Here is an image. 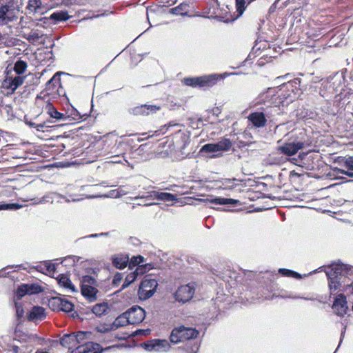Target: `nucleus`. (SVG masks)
I'll use <instances>...</instances> for the list:
<instances>
[{
    "mask_svg": "<svg viewBox=\"0 0 353 353\" xmlns=\"http://www.w3.org/2000/svg\"><path fill=\"white\" fill-rule=\"evenodd\" d=\"M199 334V332L195 328L179 326L174 327L170 336V340L172 343H179L188 341L184 347V350L188 353H196L199 350V344L196 341H192Z\"/></svg>",
    "mask_w": 353,
    "mask_h": 353,
    "instance_id": "1",
    "label": "nucleus"
},
{
    "mask_svg": "<svg viewBox=\"0 0 353 353\" xmlns=\"http://www.w3.org/2000/svg\"><path fill=\"white\" fill-rule=\"evenodd\" d=\"M325 274L329 280V289L332 294L340 288L342 283H345L347 277L353 275V267L343 263H333L326 268Z\"/></svg>",
    "mask_w": 353,
    "mask_h": 353,
    "instance_id": "2",
    "label": "nucleus"
},
{
    "mask_svg": "<svg viewBox=\"0 0 353 353\" xmlns=\"http://www.w3.org/2000/svg\"><path fill=\"white\" fill-rule=\"evenodd\" d=\"M289 85H291L290 83L283 84L276 88H268L267 91L262 92L259 95L257 98V103L263 104L265 107L267 104H271L274 98L283 99L286 101L287 104L292 102L293 99L291 94H288V95H285L283 93L285 88H288Z\"/></svg>",
    "mask_w": 353,
    "mask_h": 353,
    "instance_id": "3",
    "label": "nucleus"
},
{
    "mask_svg": "<svg viewBox=\"0 0 353 353\" xmlns=\"http://www.w3.org/2000/svg\"><path fill=\"white\" fill-rule=\"evenodd\" d=\"M90 335L91 333L89 332H79L77 333L64 334L60 340V343L62 346L69 350L73 348L74 350L79 344L90 339Z\"/></svg>",
    "mask_w": 353,
    "mask_h": 353,
    "instance_id": "4",
    "label": "nucleus"
},
{
    "mask_svg": "<svg viewBox=\"0 0 353 353\" xmlns=\"http://www.w3.org/2000/svg\"><path fill=\"white\" fill-rule=\"evenodd\" d=\"M158 286L157 281L153 279H145L141 283L138 294L141 299L146 300L150 298L156 292Z\"/></svg>",
    "mask_w": 353,
    "mask_h": 353,
    "instance_id": "5",
    "label": "nucleus"
},
{
    "mask_svg": "<svg viewBox=\"0 0 353 353\" xmlns=\"http://www.w3.org/2000/svg\"><path fill=\"white\" fill-rule=\"evenodd\" d=\"M144 349L148 352H166L170 349V345L165 339H152L142 344Z\"/></svg>",
    "mask_w": 353,
    "mask_h": 353,
    "instance_id": "6",
    "label": "nucleus"
},
{
    "mask_svg": "<svg viewBox=\"0 0 353 353\" xmlns=\"http://www.w3.org/2000/svg\"><path fill=\"white\" fill-rule=\"evenodd\" d=\"M305 146L304 141L299 139H294L285 143L277 148V150L285 155L292 156Z\"/></svg>",
    "mask_w": 353,
    "mask_h": 353,
    "instance_id": "7",
    "label": "nucleus"
},
{
    "mask_svg": "<svg viewBox=\"0 0 353 353\" xmlns=\"http://www.w3.org/2000/svg\"><path fill=\"white\" fill-rule=\"evenodd\" d=\"M195 292V286L194 283L180 286L174 294L177 301L186 303L193 297Z\"/></svg>",
    "mask_w": 353,
    "mask_h": 353,
    "instance_id": "8",
    "label": "nucleus"
},
{
    "mask_svg": "<svg viewBox=\"0 0 353 353\" xmlns=\"http://www.w3.org/2000/svg\"><path fill=\"white\" fill-rule=\"evenodd\" d=\"M125 315L130 321V324L134 325L143 321L145 317V312L142 307L134 305L125 312Z\"/></svg>",
    "mask_w": 353,
    "mask_h": 353,
    "instance_id": "9",
    "label": "nucleus"
},
{
    "mask_svg": "<svg viewBox=\"0 0 353 353\" xmlns=\"http://www.w3.org/2000/svg\"><path fill=\"white\" fill-rule=\"evenodd\" d=\"M152 264H147L144 266H140L139 268H136L135 270L127 275L125 279V281L122 285V288L124 289L128 287L130 283H132L139 275H142L145 272L153 268Z\"/></svg>",
    "mask_w": 353,
    "mask_h": 353,
    "instance_id": "10",
    "label": "nucleus"
},
{
    "mask_svg": "<svg viewBox=\"0 0 353 353\" xmlns=\"http://www.w3.org/2000/svg\"><path fill=\"white\" fill-rule=\"evenodd\" d=\"M102 350L99 344L83 341L71 353H101Z\"/></svg>",
    "mask_w": 353,
    "mask_h": 353,
    "instance_id": "11",
    "label": "nucleus"
},
{
    "mask_svg": "<svg viewBox=\"0 0 353 353\" xmlns=\"http://www.w3.org/2000/svg\"><path fill=\"white\" fill-rule=\"evenodd\" d=\"M332 308L334 310L335 314L339 316H344L346 314L348 307L346 297L344 294H339L336 295L332 305Z\"/></svg>",
    "mask_w": 353,
    "mask_h": 353,
    "instance_id": "12",
    "label": "nucleus"
},
{
    "mask_svg": "<svg viewBox=\"0 0 353 353\" xmlns=\"http://www.w3.org/2000/svg\"><path fill=\"white\" fill-rule=\"evenodd\" d=\"M285 102H286V101L283 99H278L277 98H274L273 101L271 102V104H267L266 106L262 107L261 109L262 112L265 113V117H267L270 118L279 114V105H284Z\"/></svg>",
    "mask_w": 353,
    "mask_h": 353,
    "instance_id": "13",
    "label": "nucleus"
},
{
    "mask_svg": "<svg viewBox=\"0 0 353 353\" xmlns=\"http://www.w3.org/2000/svg\"><path fill=\"white\" fill-rule=\"evenodd\" d=\"M161 110V107L155 105L144 104L137 106L131 110V113L134 115H150Z\"/></svg>",
    "mask_w": 353,
    "mask_h": 353,
    "instance_id": "14",
    "label": "nucleus"
},
{
    "mask_svg": "<svg viewBox=\"0 0 353 353\" xmlns=\"http://www.w3.org/2000/svg\"><path fill=\"white\" fill-rule=\"evenodd\" d=\"M17 19L11 10V6L6 4L0 7V25H6Z\"/></svg>",
    "mask_w": 353,
    "mask_h": 353,
    "instance_id": "15",
    "label": "nucleus"
},
{
    "mask_svg": "<svg viewBox=\"0 0 353 353\" xmlns=\"http://www.w3.org/2000/svg\"><path fill=\"white\" fill-rule=\"evenodd\" d=\"M65 114V121H70L73 122H80L83 120H85L88 115L87 114H81L76 108L70 105L67 109Z\"/></svg>",
    "mask_w": 353,
    "mask_h": 353,
    "instance_id": "16",
    "label": "nucleus"
},
{
    "mask_svg": "<svg viewBox=\"0 0 353 353\" xmlns=\"http://www.w3.org/2000/svg\"><path fill=\"white\" fill-rule=\"evenodd\" d=\"M228 74L225 73L223 75L218 74H211L200 77V88L212 87L216 83L218 80L223 79Z\"/></svg>",
    "mask_w": 353,
    "mask_h": 353,
    "instance_id": "17",
    "label": "nucleus"
},
{
    "mask_svg": "<svg viewBox=\"0 0 353 353\" xmlns=\"http://www.w3.org/2000/svg\"><path fill=\"white\" fill-rule=\"evenodd\" d=\"M249 121L256 128L264 127L266 124V118L265 113L261 112H256L248 116Z\"/></svg>",
    "mask_w": 353,
    "mask_h": 353,
    "instance_id": "18",
    "label": "nucleus"
},
{
    "mask_svg": "<svg viewBox=\"0 0 353 353\" xmlns=\"http://www.w3.org/2000/svg\"><path fill=\"white\" fill-rule=\"evenodd\" d=\"M46 316L45 309L40 306H34L30 310L28 314V319L30 321H42Z\"/></svg>",
    "mask_w": 353,
    "mask_h": 353,
    "instance_id": "19",
    "label": "nucleus"
},
{
    "mask_svg": "<svg viewBox=\"0 0 353 353\" xmlns=\"http://www.w3.org/2000/svg\"><path fill=\"white\" fill-rule=\"evenodd\" d=\"M343 169H338V174H344L350 177H353V157L346 158L343 164Z\"/></svg>",
    "mask_w": 353,
    "mask_h": 353,
    "instance_id": "20",
    "label": "nucleus"
},
{
    "mask_svg": "<svg viewBox=\"0 0 353 353\" xmlns=\"http://www.w3.org/2000/svg\"><path fill=\"white\" fill-rule=\"evenodd\" d=\"M58 283L60 286L64 288L71 292H77L75 286L72 284L71 280L64 274L59 275L57 278Z\"/></svg>",
    "mask_w": 353,
    "mask_h": 353,
    "instance_id": "21",
    "label": "nucleus"
},
{
    "mask_svg": "<svg viewBox=\"0 0 353 353\" xmlns=\"http://www.w3.org/2000/svg\"><path fill=\"white\" fill-rule=\"evenodd\" d=\"M81 294L90 302H94L97 299L98 290L96 287L81 288Z\"/></svg>",
    "mask_w": 353,
    "mask_h": 353,
    "instance_id": "22",
    "label": "nucleus"
},
{
    "mask_svg": "<svg viewBox=\"0 0 353 353\" xmlns=\"http://www.w3.org/2000/svg\"><path fill=\"white\" fill-rule=\"evenodd\" d=\"M207 201L210 203L215 205H236L240 203V201L237 199L215 197L212 199H208Z\"/></svg>",
    "mask_w": 353,
    "mask_h": 353,
    "instance_id": "23",
    "label": "nucleus"
},
{
    "mask_svg": "<svg viewBox=\"0 0 353 353\" xmlns=\"http://www.w3.org/2000/svg\"><path fill=\"white\" fill-rule=\"evenodd\" d=\"M45 110L50 117L59 121H65V114L58 112L52 103H47L45 107Z\"/></svg>",
    "mask_w": 353,
    "mask_h": 353,
    "instance_id": "24",
    "label": "nucleus"
},
{
    "mask_svg": "<svg viewBox=\"0 0 353 353\" xmlns=\"http://www.w3.org/2000/svg\"><path fill=\"white\" fill-rule=\"evenodd\" d=\"M129 259L125 255H117L112 258V263L114 266L119 269H123L126 267Z\"/></svg>",
    "mask_w": 353,
    "mask_h": 353,
    "instance_id": "25",
    "label": "nucleus"
},
{
    "mask_svg": "<svg viewBox=\"0 0 353 353\" xmlns=\"http://www.w3.org/2000/svg\"><path fill=\"white\" fill-rule=\"evenodd\" d=\"M130 324V321L125 315V312L122 314L119 315L113 322L111 329L115 330L119 327L125 326Z\"/></svg>",
    "mask_w": 353,
    "mask_h": 353,
    "instance_id": "26",
    "label": "nucleus"
},
{
    "mask_svg": "<svg viewBox=\"0 0 353 353\" xmlns=\"http://www.w3.org/2000/svg\"><path fill=\"white\" fill-rule=\"evenodd\" d=\"M108 310V305L106 303L96 304L93 306L92 311L97 316L105 314Z\"/></svg>",
    "mask_w": 353,
    "mask_h": 353,
    "instance_id": "27",
    "label": "nucleus"
},
{
    "mask_svg": "<svg viewBox=\"0 0 353 353\" xmlns=\"http://www.w3.org/2000/svg\"><path fill=\"white\" fill-rule=\"evenodd\" d=\"M216 145L219 152H226L230 150L232 144L230 139L223 138L218 143H216Z\"/></svg>",
    "mask_w": 353,
    "mask_h": 353,
    "instance_id": "28",
    "label": "nucleus"
},
{
    "mask_svg": "<svg viewBox=\"0 0 353 353\" xmlns=\"http://www.w3.org/2000/svg\"><path fill=\"white\" fill-rule=\"evenodd\" d=\"M188 12V5L186 3H181L176 7L171 9V12L176 15H186Z\"/></svg>",
    "mask_w": 353,
    "mask_h": 353,
    "instance_id": "29",
    "label": "nucleus"
},
{
    "mask_svg": "<svg viewBox=\"0 0 353 353\" xmlns=\"http://www.w3.org/2000/svg\"><path fill=\"white\" fill-rule=\"evenodd\" d=\"M81 288L84 287H97V281L94 278L90 275L83 276L81 279Z\"/></svg>",
    "mask_w": 353,
    "mask_h": 353,
    "instance_id": "30",
    "label": "nucleus"
},
{
    "mask_svg": "<svg viewBox=\"0 0 353 353\" xmlns=\"http://www.w3.org/2000/svg\"><path fill=\"white\" fill-rule=\"evenodd\" d=\"M144 261H145L144 258L141 255H138L137 256H133V257H132V259L130 261L129 267H130V268L132 269L133 267H135V266L137 268H139L140 266H144L148 264V263H143Z\"/></svg>",
    "mask_w": 353,
    "mask_h": 353,
    "instance_id": "31",
    "label": "nucleus"
},
{
    "mask_svg": "<svg viewBox=\"0 0 353 353\" xmlns=\"http://www.w3.org/2000/svg\"><path fill=\"white\" fill-rule=\"evenodd\" d=\"M61 304V297L54 296L48 300V306L53 311H60L59 306Z\"/></svg>",
    "mask_w": 353,
    "mask_h": 353,
    "instance_id": "32",
    "label": "nucleus"
},
{
    "mask_svg": "<svg viewBox=\"0 0 353 353\" xmlns=\"http://www.w3.org/2000/svg\"><path fill=\"white\" fill-rule=\"evenodd\" d=\"M70 18L68 12L66 11H59L52 13L50 15V19H53L56 21H66Z\"/></svg>",
    "mask_w": 353,
    "mask_h": 353,
    "instance_id": "33",
    "label": "nucleus"
},
{
    "mask_svg": "<svg viewBox=\"0 0 353 353\" xmlns=\"http://www.w3.org/2000/svg\"><path fill=\"white\" fill-rule=\"evenodd\" d=\"M158 200L163 201H176V196L168 192H159L158 195Z\"/></svg>",
    "mask_w": 353,
    "mask_h": 353,
    "instance_id": "34",
    "label": "nucleus"
},
{
    "mask_svg": "<svg viewBox=\"0 0 353 353\" xmlns=\"http://www.w3.org/2000/svg\"><path fill=\"white\" fill-rule=\"evenodd\" d=\"M59 307H61L60 311L69 312L73 310L74 305L70 301L61 297V304L60 305Z\"/></svg>",
    "mask_w": 353,
    "mask_h": 353,
    "instance_id": "35",
    "label": "nucleus"
},
{
    "mask_svg": "<svg viewBox=\"0 0 353 353\" xmlns=\"http://www.w3.org/2000/svg\"><path fill=\"white\" fill-rule=\"evenodd\" d=\"M24 81V77L17 76L14 77L11 82L10 83L9 88L12 90L14 91L17 90L20 85H22Z\"/></svg>",
    "mask_w": 353,
    "mask_h": 353,
    "instance_id": "36",
    "label": "nucleus"
},
{
    "mask_svg": "<svg viewBox=\"0 0 353 353\" xmlns=\"http://www.w3.org/2000/svg\"><path fill=\"white\" fill-rule=\"evenodd\" d=\"M27 68V63L21 60L17 61L14 64V71L18 74H23Z\"/></svg>",
    "mask_w": 353,
    "mask_h": 353,
    "instance_id": "37",
    "label": "nucleus"
},
{
    "mask_svg": "<svg viewBox=\"0 0 353 353\" xmlns=\"http://www.w3.org/2000/svg\"><path fill=\"white\" fill-rule=\"evenodd\" d=\"M26 285L28 294H38L43 291L42 288L37 284H26Z\"/></svg>",
    "mask_w": 353,
    "mask_h": 353,
    "instance_id": "38",
    "label": "nucleus"
},
{
    "mask_svg": "<svg viewBox=\"0 0 353 353\" xmlns=\"http://www.w3.org/2000/svg\"><path fill=\"white\" fill-rule=\"evenodd\" d=\"M201 150L202 152H208V153L219 152V150H218L216 143L205 144V145H203Z\"/></svg>",
    "mask_w": 353,
    "mask_h": 353,
    "instance_id": "39",
    "label": "nucleus"
},
{
    "mask_svg": "<svg viewBox=\"0 0 353 353\" xmlns=\"http://www.w3.org/2000/svg\"><path fill=\"white\" fill-rule=\"evenodd\" d=\"M185 84L194 88L200 87V77L186 78L184 79Z\"/></svg>",
    "mask_w": 353,
    "mask_h": 353,
    "instance_id": "40",
    "label": "nucleus"
},
{
    "mask_svg": "<svg viewBox=\"0 0 353 353\" xmlns=\"http://www.w3.org/2000/svg\"><path fill=\"white\" fill-rule=\"evenodd\" d=\"M279 272L285 276L301 278V275L299 273L288 269L281 268L279 270Z\"/></svg>",
    "mask_w": 353,
    "mask_h": 353,
    "instance_id": "41",
    "label": "nucleus"
},
{
    "mask_svg": "<svg viewBox=\"0 0 353 353\" xmlns=\"http://www.w3.org/2000/svg\"><path fill=\"white\" fill-rule=\"evenodd\" d=\"M245 3H246L245 0H235V4H236V12H238V14H237L238 17L241 16L243 13L244 10L246 8Z\"/></svg>",
    "mask_w": 353,
    "mask_h": 353,
    "instance_id": "42",
    "label": "nucleus"
},
{
    "mask_svg": "<svg viewBox=\"0 0 353 353\" xmlns=\"http://www.w3.org/2000/svg\"><path fill=\"white\" fill-rule=\"evenodd\" d=\"M22 207L21 205L17 203H6L0 204V210H18Z\"/></svg>",
    "mask_w": 353,
    "mask_h": 353,
    "instance_id": "43",
    "label": "nucleus"
},
{
    "mask_svg": "<svg viewBox=\"0 0 353 353\" xmlns=\"http://www.w3.org/2000/svg\"><path fill=\"white\" fill-rule=\"evenodd\" d=\"M26 294H28L27 291V287L26 284L20 285L16 292V296L19 299H21L23 296H24Z\"/></svg>",
    "mask_w": 353,
    "mask_h": 353,
    "instance_id": "44",
    "label": "nucleus"
},
{
    "mask_svg": "<svg viewBox=\"0 0 353 353\" xmlns=\"http://www.w3.org/2000/svg\"><path fill=\"white\" fill-rule=\"evenodd\" d=\"M63 74V72H57L47 83H46V89L48 90H50L51 89V86L53 85L54 83V81H56L57 83H59L60 81V79L59 78H57V76L58 75H60Z\"/></svg>",
    "mask_w": 353,
    "mask_h": 353,
    "instance_id": "45",
    "label": "nucleus"
},
{
    "mask_svg": "<svg viewBox=\"0 0 353 353\" xmlns=\"http://www.w3.org/2000/svg\"><path fill=\"white\" fill-rule=\"evenodd\" d=\"M158 195H159V192L157 191H151V192H148V194L146 196H137L136 197L134 198V199H156L158 200Z\"/></svg>",
    "mask_w": 353,
    "mask_h": 353,
    "instance_id": "46",
    "label": "nucleus"
},
{
    "mask_svg": "<svg viewBox=\"0 0 353 353\" xmlns=\"http://www.w3.org/2000/svg\"><path fill=\"white\" fill-rule=\"evenodd\" d=\"M123 158V157H121L119 154L114 155V156H111L110 159H112V160L109 161L108 163H121Z\"/></svg>",
    "mask_w": 353,
    "mask_h": 353,
    "instance_id": "47",
    "label": "nucleus"
},
{
    "mask_svg": "<svg viewBox=\"0 0 353 353\" xmlns=\"http://www.w3.org/2000/svg\"><path fill=\"white\" fill-rule=\"evenodd\" d=\"M10 41H8V37L0 33V45L10 46Z\"/></svg>",
    "mask_w": 353,
    "mask_h": 353,
    "instance_id": "48",
    "label": "nucleus"
},
{
    "mask_svg": "<svg viewBox=\"0 0 353 353\" xmlns=\"http://www.w3.org/2000/svg\"><path fill=\"white\" fill-rule=\"evenodd\" d=\"M150 330H137L134 333H133V336H138V335H146L148 334V333H150Z\"/></svg>",
    "mask_w": 353,
    "mask_h": 353,
    "instance_id": "49",
    "label": "nucleus"
},
{
    "mask_svg": "<svg viewBox=\"0 0 353 353\" xmlns=\"http://www.w3.org/2000/svg\"><path fill=\"white\" fill-rule=\"evenodd\" d=\"M276 296L277 297H281V298L303 299V297H302V296H292L291 294H288V295H278ZM304 299H305V300H312V299H308V298H304Z\"/></svg>",
    "mask_w": 353,
    "mask_h": 353,
    "instance_id": "50",
    "label": "nucleus"
},
{
    "mask_svg": "<svg viewBox=\"0 0 353 353\" xmlns=\"http://www.w3.org/2000/svg\"><path fill=\"white\" fill-rule=\"evenodd\" d=\"M128 193V191L125 189L124 186H121L117 190L118 196H124Z\"/></svg>",
    "mask_w": 353,
    "mask_h": 353,
    "instance_id": "51",
    "label": "nucleus"
},
{
    "mask_svg": "<svg viewBox=\"0 0 353 353\" xmlns=\"http://www.w3.org/2000/svg\"><path fill=\"white\" fill-rule=\"evenodd\" d=\"M108 232H102V233H99V234H92L90 235L85 236V238H97L99 236H108Z\"/></svg>",
    "mask_w": 353,
    "mask_h": 353,
    "instance_id": "52",
    "label": "nucleus"
},
{
    "mask_svg": "<svg viewBox=\"0 0 353 353\" xmlns=\"http://www.w3.org/2000/svg\"><path fill=\"white\" fill-rule=\"evenodd\" d=\"M47 127L46 126V123L45 122L43 123H39V124H37V125L35 126V128L38 130V131H40V132H45V130L44 128Z\"/></svg>",
    "mask_w": 353,
    "mask_h": 353,
    "instance_id": "53",
    "label": "nucleus"
},
{
    "mask_svg": "<svg viewBox=\"0 0 353 353\" xmlns=\"http://www.w3.org/2000/svg\"><path fill=\"white\" fill-rule=\"evenodd\" d=\"M55 265L52 263H48L46 265V270L49 273L54 272L55 271Z\"/></svg>",
    "mask_w": 353,
    "mask_h": 353,
    "instance_id": "54",
    "label": "nucleus"
},
{
    "mask_svg": "<svg viewBox=\"0 0 353 353\" xmlns=\"http://www.w3.org/2000/svg\"><path fill=\"white\" fill-rule=\"evenodd\" d=\"M29 38L32 39V40H37V39H39L40 38V35L37 32H32L29 35Z\"/></svg>",
    "mask_w": 353,
    "mask_h": 353,
    "instance_id": "55",
    "label": "nucleus"
},
{
    "mask_svg": "<svg viewBox=\"0 0 353 353\" xmlns=\"http://www.w3.org/2000/svg\"><path fill=\"white\" fill-rule=\"evenodd\" d=\"M122 279L121 274L119 273H117L115 274L114 278V283H116L117 281H120Z\"/></svg>",
    "mask_w": 353,
    "mask_h": 353,
    "instance_id": "56",
    "label": "nucleus"
},
{
    "mask_svg": "<svg viewBox=\"0 0 353 353\" xmlns=\"http://www.w3.org/2000/svg\"><path fill=\"white\" fill-rule=\"evenodd\" d=\"M65 260H72V263H74L76 262V260H79V257H77V256H70Z\"/></svg>",
    "mask_w": 353,
    "mask_h": 353,
    "instance_id": "57",
    "label": "nucleus"
},
{
    "mask_svg": "<svg viewBox=\"0 0 353 353\" xmlns=\"http://www.w3.org/2000/svg\"><path fill=\"white\" fill-rule=\"evenodd\" d=\"M345 331H346V325H344L343 330H342L341 334V339H340L339 344L342 342V340L345 336Z\"/></svg>",
    "mask_w": 353,
    "mask_h": 353,
    "instance_id": "58",
    "label": "nucleus"
},
{
    "mask_svg": "<svg viewBox=\"0 0 353 353\" xmlns=\"http://www.w3.org/2000/svg\"><path fill=\"white\" fill-rule=\"evenodd\" d=\"M26 124H28L30 127H32V128H35V126L37 125V124L34 122H32V121H26Z\"/></svg>",
    "mask_w": 353,
    "mask_h": 353,
    "instance_id": "59",
    "label": "nucleus"
},
{
    "mask_svg": "<svg viewBox=\"0 0 353 353\" xmlns=\"http://www.w3.org/2000/svg\"><path fill=\"white\" fill-rule=\"evenodd\" d=\"M23 311V309H21V310H19V307L17 308V313L19 316H21L22 315Z\"/></svg>",
    "mask_w": 353,
    "mask_h": 353,
    "instance_id": "60",
    "label": "nucleus"
},
{
    "mask_svg": "<svg viewBox=\"0 0 353 353\" xmlns=\"http://www.w3.org/2000/svg\"><path fill=\"white\" fill-rule=\"evenodd\" d=\"M295 84H299L300 83V79H295L294 82Z\"/></svg>",
    "mask_w": 353,
    "mask_h": 353,
    "instance_id": "61",
    "label": "nucleus"
},
{
    "mask_svg": "<svg viewBox=\"0 0 353 353\" xmlns=\"http://www.w3.org/2000/svg\"><path fill=\"white\" fill-rule=\"evenodd\" d=\"M79 200H80L79 199H72V201H78Z\"/></svg>",
    "mask_w": 353,
    "mask_h": 353,
    "instance_id": "62",
    "label": "nucleus"
},
{
    "mask_svg": "<svg viewBox=\"0 0 353 353\" xmlns=\"http://www.w3.org/2000/svg\"><path fill=\"white\" fill-rule=\"evenodd\" d=\"M169 125H170V126L178 125V124H176V123L172 124V123H170Z\"/></svg>",
    "mask_w": 353,
    "mask_h": 353,
    "instance_id": "63",
    "label": "nucleus"
},
{
    "mask_svg": "<svg viewBox=\"0 0 353 353\" xmlns=\"http://www.w3.org/2000/svg\"><path fill=\"white\" fill-rule=\"evenodd\" d=\"M35 353H48V352H39V351H37V352H36Z\"/></svg>",
    "mask_w": 353,
    "mask_h": 353,
    "instance_id": "64",
    "label": "nucleus"
}]
</instances>
